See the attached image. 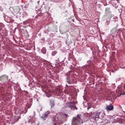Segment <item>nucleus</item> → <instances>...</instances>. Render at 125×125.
Segmentation results:
<instances>
[{"label":"nucleus","instance_id":"f257e3e1","mask_svg":"<svg viewBox=\"0 0 125 125\" xmlns=\"http://www.w3.org/2000/svg\"><path fill=\"white\" fill-rule=\"evenodd\" d=\"M77 103V102L73 101L67 103L66 104V107L71 108L75 107V105Z\"/></svg>","mask_w":125,"mask_h":125},{"label":"nucleus","instance_id":"f03ea898","mask_svg":"<svg viewBox=\"0 0 125 125\" xmlns=\"http://www.w3.org/2000/svg\"><path fill=\"white\" fill-rule=\"evenodd\" d=\"M105 115V113L103 112H101L100 113L97 112V116L96 117L97 118H102L104 117Z\"/></svg>","mask_w":125,"mask_h":125},{"label":"nucleus","instance_id":"7ed1b4c3","mask_svg":"<svg viewBox=\"0 0 125 125\" xmlns=\"http://www.w3.org/2000/svg\"><path fill=\"white\" fill-rule=\"evenodd\" d=\"M8 76L6 75H3L0 77V81L4 82L7 80L8 79Z\"/></svg>","mask_w":125,"mask_h":125},{"label":"nucleus","instance_id":"20e7f679","mask_svg":"<svg viewBox=\"0 0 125 125\" xmlns=\"http://www.w3.org/2000/svg\"><path fill=\"white\" fill-rule=\"evenodd\" d=\"M81 115H77L76 118L73 117V123H75V121H79L78 119H77L78 118H79V120H81Z\"/></svg>","mask_w":125,"mask_h":125},{"label":"nucleus","instance_id":"39448f33","mask_svg":"<svg viewBox=\"0 0 125 125\" xmlns=\"http://www.w3.org/2000/svg\"><path fill=\"white\" fill-rule=\"evenodd\" d=\"M90 118H91L95 119V118H97L96 117L97 116V113H94L93 114H90Z\"/></svg>","mask_w":125,"mask_h":125},{"label":"nucleus","instance_id":"423d86ee","mask_svg":"<svg viewBox=\"0 0 125 125\" xmlns=\"http://www.w3.org/2000/svg\"><path fill=\"white\" fill-rule=\"evenodd\" d=\"M49 114V112L48 111H47L44 114L42 115V118L43 120H44L45 119L48 115Z\"/></svg>","mask_w":125,"mask_h":125},{"label":"nucleus","instance_id":"0eeeda50","mask_svg":"<svg viewBox=\"0 0 125 125\" xmlns=\"http://www.w3.org/2000/svg\"><path fill=\"white\" fill-rule=\"evenodd\" d=\"M113 106L111 105L106 106L105 109L107 111H111L113 110Z\"/></svg>","mask_w":125,"mask_h":125},{"label":"nucleus","instance_id":"6e6552de","mask_svg":"<svg viewBox=\"0 0 125 125\" xmlns=\"http://www.w3.org/2000/svg\"><path fill=\"white\" fill-rule=\"evenodd\" d=\"M106 16H107L108 19H110L113 17L112 15L110 13L109 14H107Z\"/></svg>","mask_w":125,"mask_h":125},{"label":"nucleus","instance_id":"1a4fd4ad","mask_svg":"<svg viewBox=\"0 0 125 125\" xmlns=\"http://www.w3.org/2000/svg\"><path fill=\"white\" fill-rule=\"evenodd\" d=\"M67 82L69 84H71L73 83L70 80V79L69 77H67Z\"/></svg>","mask_w":125,"mask_h":125},{"label":"nucleus","instance_id":"9d476101","mask_svg":"<svg viewBox=\"0 0 125 125\" xmlns=\"http://www.w3.org/2000/svg\"><path fill=\"white\" fill-rule=\"evenodd\" d=\"M57 53V52L56 51H55L52 52V54L53 56H54Z\"/></svg>","mask_w":125,"mask_h":125},{"label":"nucleus","instance_id":"9b49d317","mask_svg":"<svg viewBox=\"0 0 125 125\" xmlns=\"http://www.w3.org/2000/svg\"><path fill=\"white\" fill-rule=\"evenodd\" d=\"M4 26V25L3 23L0 22V29H1Z\"/></svg>","mask_w":125,"mask_h":125},{"label":"nucleus","instance_id":"f8f14e48","mask_svg":"<svg viewBox=\"0 0 125 125\" xmlns=\"http://www.w3.org/2000/svg\"><path fill=\"white\" fill-rule=\"evenodd\" d=\"M64 116H65L66 117H67V116H68L66 114H62V115L61 116V118H62V117Z\"/></svg>","mask_w":125,"mask_h":125},{"label":"nucleus","instance_id":"ddd939ff","mask_svg":"<svg viewBox=\"0 0 125 125\" xmlns=\"http://www.w3.org/2000/svg\"><path fill=\"white\" fill-rule=\"evenodd\" d=\"M110 8H106L105 11H107V10L108 11H109L110 10Z\"/></svg>","mask_w":125,"mask_h":125},{"label":"nucleus","instance_id":"4468645a","mask_svg":"<svg viewBox=\"0 0 125 125\" xmlns=\"http://www.w3.org/2000/svg\"><path fill=\"white\" fill-rule=\"evenodd\" d=\"M91 107L90 106H89L87 108V109L88 110H89L90 108H91Z\"/></svg>","mask_w":125,"mask_h":125},{"label":"nucleus","instance_id":"2eb2a0df","mask_svg":"<svg viewBox=\"0 0 125 125\" xmlns=\"http://www.w3.org/2000/svg\"><path fill=\"white\" fill-rule=\"evenodd\" d=\"M75 107H73V108H75L76 110H77V108L76 107L75 105Z\"/></svg>","mask_w":125,"mask_h":125},{"label":"nucleus","instance_id":"dca6fc26","mask_svg":"<svg viewBox=\"0 0 125 125\" xmlns=\"http://www.w3.org/2000/svg\"><path fill=\"white\" fill-rule=\"evenodd\" d=\"M124 91H125V84L124 85Z\"/></svg>","mask_w":125,"mask_h":125},{"label":"nucleus","instance_id":"f3484780","mask_svg":"<svg viewBox=\"0 0 125 125\" xmlns=\"http://www.w3.org/2000/svg\"><path fill=\"white\" fill-rule=\"evenodd\" d=\"M88 62H90V63H91V61H88Z\"/></svg>","mask_w":125,"mask_h":125},{"label":"nucleus","instance_id":"a211bd4d","mask_svg":"<svg viewBox=\"0 0 125 125\" xmlns=\"http://www.w3.org/2000/svg\"><path fill=\"white\" fill-rule=\"evenodd\" d=\"M46 53V51H45L44 52H43V53Z\"/></svg>","mask_w":125,"mask_h":125},{"label":"nucleus","instance_id":"6ab92c4d","mask_svg":"<svg viewBox=\"0 0 125 125\" xmlns=\"http://www.w3.org/2000/svg\"><path fill=\"white\" fill-rule=\"evenodd\" d=\"M51 96V95H50H50H49V96H48V97H50V96Z\"/></svg>","mask_w":125,"mask_h":125},{"label":"nucleus","instance_id":"aec40b11","mask_svg":"<svg viewBox=\"0 0 125 125\" xmlns=\"http://www.w3.org/2000/svg\"><path fill=\"white\" fill-rule=\"evenodd\" d=\"M25 109L26 110V108H25Z\"/></svg>","mask_w":125,"mask_h":125},{"label":"nucleus","instance_id":"412c9836","mask_svg":"<svg viewBox=\"0 0 125 125\" xmlns=\"http://www.w3.org/2000/svg\"><path fill=\"white\" fill-rule=\"evenodd\" d=\"M89 65H88V66H89Z\"/></svg>","mask_w":125,"mask_h":125}]
</instances>
